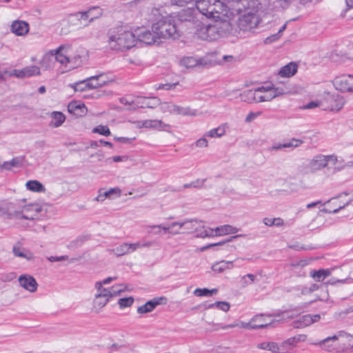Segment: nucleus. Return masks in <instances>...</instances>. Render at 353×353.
<instances>
[{
	"label": "nucleus",
	"instance_id": "f257e3e1",
	"mask_svg": "<svg viewBox=\"0 0 353 353\" xmlns=\"http://www.w3.org/2000/svg\"><path fill=\"white\" fill-rule=\"evenodd\" d=\"M229 17L226 6L221 0H196L194 7L183 10L179 14L181 21L196 23L208 19L214 20Z\"/></svg>",
	"mask_w": 353,
	"mask_h": 353
},
{
	"label": "nucleus",
	"instance_id": "f03ea898",
	"mask_svg": "<svg viewBox=\"0 0 353 353\" xmlns=\"http://www.w3.org/2000/svg\"><path fill=\"white\" fill-rule=\"evenodd\" d=\"M261 3L259 0H250V3L245 6V9L234 12L239 14L238 27L243 32L254 33L258 28L261 19L259 13Z\"/></svg>",
	"mask_w": 353,
	"mask_h": 353
},
{
	"label": "nucleus",
	"instance_id": "7ed1b4c3",
	"mask_svg": "<svg viewBox=\"0 0 353 353\" xmlns=\"http://www.w3.org/2000/svg\"><path fill=\"white\" fill-rule=\"evenodd\" d=\"M108 44L112 50L117 52L129 50L137 44L136 36L131 31L118 28L110 34Z\"/></svg>",
	"mask_w": 353,
	"mask_h": 353
},
{
	"label": "nucleus",
	"instance_id": "20e7f679",
	"mask_svg": "<svg viewBox=\"0 0 353 353\" xmlns=\"http://www.w3.org/2000/svg\"><path fill=\"white\" fill-rule=\"evenodd\" d=\"M153 30L155 31L158 39H177L179 32L176 24L172 20H159L153 24Z\"/></svg>",
	"mask_w": 353,
	"mask_h": 353
},
{
	"label": "nucleus",
	"instance_id": "39448f33",
	"mask_svg": "<svg viewBox=\"0 0 353 353\" xmlns=\"http://www.w3.org/2000/svg\"><path fill=\"white\" fill-rule=\"evenodd\" d=\"M215 21L216 22L214 23L208 25V41H215L226 35L232 30L230 23L225 19V18Z\"/></svg>",
	"mask_w": 353,
	"mask_h": 353
},
{
	"label": "nucleus",
	"instance_id": "423d86ee",
	"mask_svg": "<svg viewBox=\"0 0 353 353\" xmlns=\"http://www.w3.org/2000/svg\"><path fill=\"white\" fill-rule=\"evenodd\" d=\"M160 110L163 113L174 114L178 115H195L196 110H192L190 107H183L177 105L171 102H161L159 103Z\"/></svg>",
	"mask_w": 353,
	"mask_h": 353
},
{
	"label": "nucleus",
	"instance_id": "0eeeda50",
	"mask_svg": "<svg viewBox=\"0 0 353 353\" xmlns=\"http://www.w3.org/2000/svg\"><path fill=\"white\" fill-rule=\"evenodd\" d=\"M137 43L138 41L144 43L147 45H151L157 41V35L155 31L153 30V26L152 30L145 29V28H137L135 30Z\"/></svg>",
	"mask_w": 353,
	"mask_h": 353
},
{
	"label": "nucleus",
	"instance_id": "6e6552de",
	"mask_svg": "<svg viewBox=\"0 0 353 353\" xmlns=\"http://www.w3.org/2000/svg\"><path fill=\"white\" fill-rule=\"evenodd\" d=\"M333 85L336 90L341 92H352L353 76L343 74L336 77L333 80Z\"/></svg>",
	"mask_w": 353,
	"mask_h": 353
},
{
	"label": "nucleus",
	"instance_id": "1a4fd4ad",
	"mask_svg": "<svg viewBox=\"0 0 353 353\" xmlns=\"http://www.w3.org/2000/svg\"><path fill=\"white\" fill-rule=\"evenodd\" d=\"M111 296L109 289L97 290L93 301V309L96 312H99L107 303L110 301Z\"/></svg>",
	"mask_w": 353,
	"mask_h": 353
},
{
	"label": "nucleus",
	"instance_id": "9d476101",
	"mask_svg": "<svg viewBox=\"0 0 353 353\" xmlns=\"http://www.w3.org/2000/svg\"><path fill=\"white\" fill-rule=\"evenodd\" d=\"M5 73L10 77L14 76L19 79L31 77L33 76L40 75V68L36 65H30L23 68L21 70H13L10 72L7 70Z\"/></svg>",
	"mask_w": 353,
	"mask_h": 353
},
{
	"label": "nucleus",
	"instance_id": "9b49d317",
	"mask_svg": "<svg viewBox=\"0 0 353 353\" xmlns=\"http://www.w3.org/2000/svg\"><path fill=\"white\" fill-rule=\"evenodd\" d=\"M72 46L71 45H62L60 46L57 49L54 50L55 59L62 65H66L70 63V54Z\"/></svg>",
	"mask_w": 353,
	"mask_h": 353
},
{
	"label": "nucleus",
	"instance_id": "f8f14e48",
	"mask_svg": "<svg viewBox=\"0 0 353 353\" xmlns=\"http://www.w3.org/2000/svg\"><path fill=\"white\" fill-rule=\"evenodd\" d=\"M321 315L316 314H305L300 316L297 320L292 322V326L296 329H302L312 324L319 321Z\"/></svg>",
	"mask_w": 353,
	"mask_h": 353
},
{
	"label": "nucleus",
	"instance_id": "ddd939ff",
	"mask_svg": "<svg viewBox=\"0 0 353 353\" xmlns=\"http://www.w3.org/2000/svg\"><path fill=\"white\" fill-rule=\"evenodd\" d=\"M28 209L26 208L19 210L16 208L14 204L11 203L10 210L8 211V215L7 219L13 220L17 223H20L22 219L32 220L34 218L30 216L28 214Z\"/></svg>",
	"mask_w": 353,
	"mask_h": 353
},
{
	"label": "nucleus",
	"instance_id": "4468645a",
	"mask_svg": "<svg viewBox=\"0 0 353 353\" xmlns=\"http://www.w3.org/2000/svg\"><path fill=\"white\" fill-rule=\"evenodd\" d=\"M102 14L101 10L98 7H93L90 8L87 11L77 12L73 14L76 19L79 21L84 20L86 21L88 19L89 23L94 21L96 19Z\"/></svg>",
	"mask_w": 353,
	"mask_h": 353
},
{
	"label": "nucleus",
	"instance_id": "2eb2a0df",
	"mask_svg": "<svg viewBox=\"0 0 353 353\" xmlns=\"http://www.w3.org/2000/svg\"><path fill=\"white\" fill-rule=\"evenodd\" d=\"M167 299L164 296L157 297L147 301L144 305L137 308L139 314H146L152 312L154 308L161 304H166Z\"/></svg>",
	"mask_w": 353,
	"mask_h": 353
},
{
	"label": "nucleus",
	"instance_id": "dca6fc26",
	"mask_svg": "<svg viewBox=\"0 0 353 353\" xmlns=\"http://www.w3.org/2000/svg\"><path fill=\"white\" fill-rule=\"evenodd\" d=\"M263 316H264V314H256L251 319L250 322H248V323L241 322L240 323V325H239L243 328L251 329V330H258V329L268 327L272 325L275 322L281 321L280 319L279 320H272V321H270V323L255 324V322L259 320H261L262 319Z\"/></svg>",
	"mask_w": 353,
	"mask_h": 353
},
{
	"label": "nucleus",
	"instance_id": "f3484780",
	"mask_svg": "<svg viewBox=\"0 0 353 353\" xmlns=\"http://www.w3.org/2000/svg\"><path fill=\"white\" fill-rule=\"evenodd\" d=\"M307 335L305 334H298L296 336L290 337L282 342L281 345V352L285 353L292 350L298 343L303 342L306 340Z\"/></svg>",
	"mask_w": 353,
	"mask_h": 353
},
{
	"label": "nucleus",
	"instance_id": "a211bd4d",
	"mask_svg": "<svg viewBox=\"0 0 353 353\" xmlns=\"http://www.w3.org/2000/svg\"><path fill=\"white\" fill-rule=\"evenodd\" d=\"M250 0H223L228 14L234 15V12H239L245 9V6L250 3Z\"/></svg>",
	"mask_w": 353,
	"mask_h": 353
},
{
	"label": "nucleus",
	"instance_id": "6ab92c4d",
	"mask_svg": "<svg viewBox=\"0 0 353 353\" xmlns=\"http://www.w3.org/2000/svg\"><path fill=\"white\" fill-rule=\"evenodd\" d=\"M20 286L30 292H34L37 290V282L35 279L28 274L21 275L18 279Z\"/></svg>",
	"mask_w": 353,
	"mask_h": 353
},
{
	"label": "nucleus",
	"instance_id": "aec40b11",
	"mask_svg": "<svg viewBox=\"0 0 353 353\" xmlns=\"http://www.w3.org/2000/svg\"><path fill=\"white\" fill-rule=\"evenodd\" d=\"M139 128H152L159 130H165L170 128V125L158 119H148L138 122Z\"/></svg>",
	"mask_w": 353,
	"mask_h": 353
},
{
	"label": "nucleus",
	"instance_id": "412c9836",
	"mask_svg": "<svg viewBox=\"0 0 353 353\" xmlns=\"http://www.w3.org/2000/svg\"><path fill=\"white\" fill-rule=\"evenodd\" d=\"M159 103L160 99L157 97H152L149 99L146 97H136L135 106L137 108H154L159 105Z\"/></svg>",
	"mask_w": 353,
	"mask_h": 353
},
{
	"label": "nucleus",
	"instance_id": "4be33fe9",
	"mask_svg": "<svg viewBox=\"0 0 353 353\" xmlns=\"http://www.w3.org/2000/svg\"><path fill=\"white\" fill-rule=\"evenodd\" d=\"M11 31L17 36L26 35L29 31V24L24 21H14L11 25Z\"/></svg>",
	"mask_w": 353,
	"mask_h": 353
},
{
	"label": "nucleus",
	"instance_id": "5701e85b",
	"mask_svg": "<svg viewBox=\"0 0 353 353\" xmlns=\"http://www.w3.org/2000/svg\"><path fill=\"white\" fill-rule=\"evenodd\" d=\"M68 112L77 117H81L87 112V108L81 102L72 101L68 105Z\"/></svg>",
	"mask_w": 353,
	"mask_h": 353
},
{
	"label": "nucleus",
	"instance_id": "b1692460",
	"mask_svg": "<svg viewBox=\"0 0 353 353\" xmlns=\"http://www.w3.org/2000/svg\"><path fill=\"white\" fill-rule=\"evenodd\" d=\"M303 143V141L293 138L289 142L285 143H276L268 148L269 151L279 150L286 148H296L299 147Z\"/></svg>",
	"mask_w": 353,
	"mask_h": 353
},
{
	"label": "nucleus",
	"instance_id": "393cba45",
	"mask_svg": "<svg viewBox=\"0 0 353 353\" xmlns=\"http://www.w3.org/2000/svg\"><path fill=\"white\" fill-rule=\"evenodd\" d=\"M327 160L325 155L315 156L310 162L309 168L312 171H316L327 165Z\"/></svg>",
	"mask_w": 353,
	"mask_h": 353
},
{
	"label": "nucleus",
	"instance_id": "a878e982",
	"mask_svg": "<svg viewBox=\"0 0 353 353\" xmlns=\"http://www.w3.org/2000/svg\"><path fill=\"white\" fill-rule=\"evenodd\" d=\"M298 66L294 62H290L282 67L278 74L282 77H291L297 72Z\"/></svg>",
	"mask_w": 353,
	"mask_h": 353
},
{
	"label": "nucleus",
	"instance_id": "bb28decb",
	"mask_svg": "<svg viewBox=\"0 0 353 353\" xmlns=\"http://www.w3.org/2000/svg\"><path fill=\"white\" fill-rule=\"evenodd\" d=\"M28 251L21 246L20 242H17L12 247V253L17 257H21L30 261L33 259L31 253H26Z\"/></svg>",
	"mask_w": 353,
	"mask_h": 353
},
{
	"label": "nucleus",
	"instance_id": "cd10ccee",
	"mask_svg": "<svg viewBox=\"0 0 353 353\" xmlns=\"http://www.w3.org/2000/svg\"><path fill=\"white\" fill-rule=\"evenodd\" d=\"M101 75H95L85 79L88 89H95L102 87L108 83V80H101L98 77H101Z\"/></svg>",
	"mask_w": 353,
	"mask_h": 353
},
{
	"label": "nucleus",
	"instance_id": "c85d7f7f",
	"mask_svg": "<svg viewBox=\"0 0 353 353\" xmlns=\"http://www.w3.org/2000/svg\"><path fill=\"white\" fill-rule=\"evenodd\" d=\"M257 347L261 350H268L272 353H282L281 345L275 342L265 341L257 345Z\"/></svg>",
	"mask_w": 353,
	"mask_h": 353
},
{
	"label": "nucleus",
	"instance_id": "c756f323",
	"mask_svg": "<svg viewBox=\"0 0 353 353\" xmlns=\"http://www.w3.org/2000/svg\"><path fill=\"white\" fill-rule=\"evenodd\" d=\"M332 270L330 269H320L310 272V276L316 281H323L325 278L330 276Z\"/></svg>",
	"mask_w": 353,
	"mask_h": 353
},
{
	"label": "nucleus",
	"instance_id": "7c9ffc66",
	"mask_svg": "<svg viewBox=\"0 0 353 353\" xmlns=\"http://www.w3.org/2000/svg\"><path fill=\"white\" fill-rule=\"evenodd\" d=\"M234 267L233 262L230 261H221L212 265V270L214 272L221 273L225 270L232 269Z\"/></svg>",
	"mask_w": 353,
	"mask_h": 353
},
{
	"label": "nucleus",
	"instance_id": "2f4dec72",
	"mask_svg": "<svg viewBox=\"0 0 353 353\" xmlns=\"http://www.w3.org/2000/svg\"><path fill=\"white\" fill-rule=\"evenodd\" d=\"M196 25V34L198 38L208 41V25H205L203 21H197L196 23H194Z\"/></svg>",
	"mask_w": 353,
	"mask_h": 353
},
{
	"label": "nucleus",
	"instance_id": "473e14b6",
	"mask_svg": "<svg viewBox=\"0 0 353 353\" xmlns=\"http://www.w3.org/2000/svg\"><path fill=\"white\" fill-rule=\"evenodd\" d=\"M214 230L216 236H223L230 234H235L239 229L230 225H223L216 228Z\"/></svg>",
	"mask_w": 353,
	"mask_h": 353
},
{
	"label": "nucleus",
	"instance_id": "72a5a7b5",
	"mask_svg": "<svg viewBox=\"0 0 353 353\" xmlns=\"http://www.w3.org/2000/svg\"><path fill=\"white\" fill-rule=\"evenodd\" d=\"M65 117L61 112H53L52 113V120L50 126L53 128H58L64 122Z\"/></svg>",
	"mask_w": 353,
	"mask_h": 353
},
{
	"label": "nucleus",
	"instance_id": "f704fd0d",
	"mask_svg": "<svg viewBox=\"0 0 353 353\" xmlns=\"http://www.w3.org/2000/svg\"><path fill=\"white\" fill-rule=\"evenodd\" d=\"M23 158L22 157H16L13 158L10 161L4 162L1 167L3 169L10 170L12 168H20L23 165Z\"/></svg>",
	"mask_w": 353,
	"mask_h": 353
},
{
	"label": "nucleus",
	"instance_id": "c9c22d12",
	"mask_svg": "<svg viewBox=\"0 0 353 353\" xmlns=\"http://www.w3.org/2000/svg\"><path fill=\"white\" fill-rule=\"evenodd\" d=\"M241 236L242 235H235V236H230V238H228V239H226L225 241H220V242L215 243L208 244V245L203 247L201 248V250L204 251L205 250H208V249H209L212 247H214V246H224V245H225L226 250H230V248H232L233 247L231 245H226V244L229 242L232 241L234 239H235L239 236Z\"/></svg>",
	"mask_w": 353,
	"mask_h": 353
},
{
	"label": "nucleus",
	"instance_id": "e433bc0d",
	"mask_svg": "<svg viewBox=\"0 0 353 353\" xmlns=\"http://www.w3.org/2000/svg\"><path fill=\"white\" fill-rule=\"evenodd\" d=\"M258 96V92L256 90H248L244 91L241 94V99L244 101H247L248 103L256 102V97Z\"/></svg>",
	"mask_w": 353,
	"mask_h": 353
},
{
	"label": "nucleus",
	"instance_id": "4c0bfd02",
	"mask_svg": "<svg viewBox=\"0 0 353 353\" xmlns=\"http://www.w3.org/2000/svg\"><path fill=\"white\" fill-rule=\"evenodd\" d=\"M309 0H274L276 6L282 9L288 8L292 3L298 1L301 4H305Z\"/></svg>",
	"mask_w": 353,
	"mask_h": 353
},
{
	"label": "nucleus",
	"instance_id": "58836bf2",
	"mask_svg": "<svg viewBox=\"0 0 353 353\" xmlns=\"http://www.w3.org/2000/svg\"><path fill=\"white\" fill-rule=\"evenodd\" d=\"M26 187L29 190L42 192L45 191V187L38 181H29L26 183Z\"/></svg>",
	"mask_w": 353,
	"mask_h": 353
},
{
	"label": "nucleus",
	"instance_id": "ea45409f",
	"mask_svg": "<svg viewBox=\"0 0 353 353\" xmlns=\"http://www.w3.org/2000/svg\"><path fill=\"white\" fill-rule=\"evenodd\" d=\"M218 292V290L216 288L208 290L207 288H196L194 291V294L196 296H211L213 294H216Z\"/></svg>",
	"mask_w": 353,
	"mask_h": 353
},
{
	"label": "nucleus",
	"instance_id": "a19ab883",
	"mask_svg": "<svg viewBox=\"0 0 353 353\" xmlns=\"http://www.w3.org/2000/svg\"><path fill=\"white\" fill-rule=\"evenodd\" d=\"M324 341L325 339L321 341L314 342L312 344L320 347L322 350L327 352H332L335 350V345L334 344L335 342H327L326 343L323 344V343H325Z\"/></svg>",
	"mask_w": 353,
	"mask_h": 353
},
{
	"label": "nucleus",
	"instance_id": "79ce46f5",
	"mask_svg": "<svg viewBox=\"0 0 353 353\" xmlns=\"http://www.w3.org/2000/svg\"><path fill=\"white\" fill-rule=\"evenodd\" d=\"M127 246L128 243H123L119 246L111 250L110 252L117 256H121L123 255L129 254L128 248Z\"/></svg>",
	"mask_w": 353,
	"mask_h": 353
},
{
	"label": "nucleus",
	"instance_id": "37998d69",
	"mask_svg": "<svg viewBox=\"0 0 353 353\" xmlns=\"http://www.w3.org/2000/svg\"><path fill=\"white\" fill-rule=\"evenodd\" d=\"M225 133V129L223 127H218L216 128H214L207 132L205 134V137H221Z\"/></svg>",
	"mask_w": 353,
	"mask_h": 353
},
{
	"label": "nucleus",
	"instance_id": "c03bdc74",
	"mask_svg": "<svg viewBox=\"0 0 353 353\" xmlns=\"http://www.w3.org/2000/svg\"><path fill=\"white\" fill-rule=\"evenodd\" d=\"M181 64L187 68H190L197 65L199 61L192 57H187L181 60Z\"/></svg>",
	"mask_w": 353,
	"mask_h": 353
},
{
	"label": "nucleus",
	"instance_id": "a18cd8bd",
	"mask_svg": "<svg viewBox=\"0 0 353 353\" xmlns=\"http://www.w3.org/2000/svg\"><path fill=\"white\" fill-rule=\"evenodd\" d=\"M353 283V279L351 277H347L344 279H336L332 278L325 283V285H335L338 283L340 284H350Z\"/></svg>",
	"mask_w": 353,
	"mask_h": 353
},
{
	"label": "nucleus",
	"instance_id": "49530a36",
	"mask_svg": "<svg viewBox=\"0 0 353 353\" xmlns=\"http://www.w3.org/2000/svg\"><path fill=\"white\" fill-rule=\"evenodd\" d=\"M256 280V276L253 274H248L241 277V286L245 288L248 285L254 283Z\"/></svg>",
	"mask_w": 353,
	"mask_h": 353
},
{
	"label": "nucleus",
	"instance_id": "de8ad7c7",
	"mask_svg": "<svg viewBox=\"0 0 353 353\" xmlns=\"http://www.w3.org/2000/svg\"><path fill=\"white\" fill-rule=\"evenodd\" d=\"M349 336H350V334L343 330H341L332 336H328L325 338L324 341L325 343H323V344H325L327 342H336L340 337H347Z\"/></svg>",
	"mask_w": 353,
	"mask_h": 353
},
{
	"label": "nucleus",
	"instance_id": "09e8293b",
	"mask_svg": "<svg viewBox=\"0 0 353 353\" xmlns=\"http://www.w3.org/2000/svg\"><path fill=\"white\" fill-rule=\"evenodd\" d=\"M216 307L218 309L223 311L228 312L230 310V304L226 301H216L214 303L209 305L208 308Z\"/></svg>",
	"mask_w": 353,
	"mask_h": 353
},
{
	"label": "nucleus",
	"instance_id": "8fccbe9b",
	"mask_svg": "<svg viewBox=\"0 0 353 353\" xmlns=\"http://www.w3.org/2000/svg\"><path fill=\"white\" fill-rule=\"evenodd\" d=\"M136 98L130 96H126L120 99V103L125 105H130V109H136L135 106Z\"/></svg>",
	"mask_w": 353,
	"mask_h": 353
},
{
	"label": "nucleus",
	"instance_id": "3c124183",
	"mask_svg": "<svg viewBox=\"0 0 353 353\" xmlns=\"http://www.w3.org/2000/svg\"><path fill=\"white\" fill-rule=\"evenodd\" d=\"M92 132L94 133H98V134L103 135V136H106V137L110 136L111 134L109 128L107 125H99L95 127L92 130Z\"/></svg>",
	"mask_w": 353,
	"mask_h": 353
},
{
	"label": "nucleus",
	"instance_id": "603ef678",
	"mask_svg": "<svg viewBox=\"0 0 353 353\" xmlns=\"http://www.w3.org/2000/svg\"><path fill=\"white\" fill-rule=\"evenodd\" d=\"M206 179H196L190 183H185L183 185V188H201L204 185Z\"/></svg>",
	"mask_w": 353,
	"mask_h": 353
},
{
	"label": "nucleus",
	"instance_id": "864d4df0",
	"mask_svg": "<svg viewBox=\"0 0 353 353\" xmlns=\"http://www.w3.org/2000/svg\"><path fill=\"white\" fill-rule=\"evenodd\" d=\"M125 288L123 285H114L109 290L111 297L117 296L119 295L122 292H124Z\"/></svg>",
	"mask_w": 353,
	"mask_h": 353
},
{
	"label": "nucleus",
	"instance_id": "5fc2aeb1",
	"mask_svg": "<svg viewBox=\"0 0 353 353\" xmlns=\"http://www.w3.org/2000/svg\"><path fill=\"white\" fill-rule=\"evenodd\" d=\"M134 302L132 297L121 298L119 299L118 303L120 307L123 308L130 306Z\"/></svg>",
	"mask_w": 353,
	"mask_h": 353
},
{
	"label": "nucleus",
	"instance_id": "6e6d98bb",
	"mask_svg": "<svg viewBox=\"0 0 353 353\" xmlns=\"http://www.w3.org/2000/svg\"><path fill=\"white\" fill-rule=\"evenodd\" d=\"M273 99L271 92H264V94H261L258 92V96L256 97V103L263 102V101H270Z\"/></svg>",
	"mask_w": 353,
	"mask_h": 353
},
{
	"label": "nucleus",
	"instance_id": "4d7b16f0",
	"mask_svg": "<svg viewBox=\"0 0 353 353\" xmlns=\"http://www.w3.org/2000/svg\"><path fill=\"white\" fill-rule=\"evenodd\" d=\"M11 203H6L0 204V216L7 219L8 211L10 208Z\"/></svg>",
	"mask_w": 353,
	"mask_h": 353
},
{
	"label": "nucleus",
	"instance_id": "13d9d810",
	"mask_svg": "<svg viewBox=\"0 0 353 353\" xmlns=\"http://www.w3.org/2000/svg\"><path fill=\"white\" fill-rule=\"evenodd\" d=\"M170 3L172 6H176L179 7H183L190 3H195L196 0H170Z\"/></svg>",
	"mask_w": 353,
	"mask_h": 353
},
{
	"label": "nucleus",
	"instance_id": "bf43d9fd",
	"mask_svg": "<svg viewBox=\"0 0 353 353\" xmlns=\"http://www.w3.org/2000/svg\"><path fill=\"white\" fill-rule=\"evenodd\" d=\"M115 279H116V277H108V278L105 279L104 280H103L102 281H97L95 283V288H96V290L105 289V288L103 287V285L109 284L111 281H112Z\"/></svg>",
	"mask_w": 353,
	"mask_h": 353
},
{
	"label": "nucleus",
	"instance_id": "052dcab7",
	"mask_svg": "<svg viewBox=\"0 0 353 353\" xmlns=\"http://www.w3.org/2000/svg\"><path fill=\"white\" fill-rule=\"evenodd\" d=\"M73 88L76 92L77 91L83 92V91L88 89L87 87V85H86V81L85 79L75 83L73 85Z\"/></svg>",
	"mask_w": 353,
	"mask_h": 353
},
{
	"label": "nucleus",
	"instance_id": "680f3d73",
	"mask_svg": "<svg viewBox=\"0 0 353 353\" xmlns=\"http://www.w3.org/2000/svg\"><path fill=\"white\" fill-rule=\"evenodd\" d=\"M175 226H178V221L173 222L168 226H164L163 225H154L149 226L151 228H162L165 232H168L170 229L173 228Z\"/></svg>",
	"mask_w": 353,
	"mask_h": 353
},
{
	"label": "nucleus",
	"instance_id": "e2e57ef3",
	"mask_svg": "<svg viewBox=\"0 0 353 353\" xmlns=\"http://www.w3.org/2000/svg\"><path fill=\"white\" fill-rule=\"evenodd\" d=\"M88 239H89L88 236H80L77 237L74 241H72L71 244L72 246H74V247L81 246Z\"/></svg>",
	"mask_w": 353,
	"mask_h": 353
},
{
	"label": "nucleus",
	"instance_id": "0e129e2a",
	"mask_svg": "<svg viewBox=\"0 0 353 353\" xmlns=\"http://www.w3.org/2000/svg\"><path fill=\"white\" fill-rule=\"evenodd\" d=\"M272 97L273 99L279 97L285 93L286 91L283 88L272 87V90H270Z\"/></svg>",
	"mask_w": 353,
	"mask_h": 353
},
{
	"label": "nucleus",
	"instance_id": "69168bd1",
	"mask_svg": "<svg viewBox=\"0 0 353 353\" xmlns=\"http://www.w3.org/2000/svg\"><path fill=\"white\" fill-rule=\"evenodd\" d=\"M70 63H72V68L78 67L82 63V58L81 56L78 54L75 55L73 57H70Z\"/></svg>",
	"mask_w": 353,
	"mask_h": 353
},
{
	"label": "nucleus",
	"instance_id": "338daca9",
	"mask_svg": "<svg viewBox=\"0 0 353 353\" xmlns=\"http://www.w3.org/2000/svg\"><path fill=\"white\" fill-rule=\"evenodd\" d=\"M205 137H206L204 136L203 137L198 139L194 143V145L198 148H206L208 145V142Z\"/></svg>",
	"mask_w": 353,
	"mask_h": 353
},
{
	"label": "nucleus",
	"instance_id": "774afa93",
	"mask_svg": "<svg viewBox=\"0 0 353 353\" xmlns=\"http://www.w3.org/2000/svg\"><path fill=\"white\" fill-rule=\"evenodd\" d=\"M261 114V112H250L245 118V122L250 123Z\"/></svg>",
	"mask_w": 353,
	"mask_h": 353
}]
</instances>
